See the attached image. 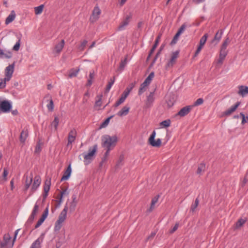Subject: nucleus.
I'll return each mask as SVG.
<instances>
[{"label": "nucleus", "instance_id": "55", "mask_svg": "<svg viewBox=\"0 0 248 248\" xmlns=\"http://www.w3.org/2000/svg\"><path fill=\"white\" fill-rule=\"evenodd\" d=\"M38 210H39V206L37 204V203L36 202L34 206V207L32 211L31 214L36 216V215L37 214V213L38 211Z\"/></svg>", "mask_w": 248, "mask_h": 248}, {"label": "nucleus", "instance_id": "15", "mask_svg": "<svg viewBox=\"0 0 248 248\" xmlns=\"http://www.w3.org/2000/svg\"><path fill=\"white\" fill-rule=\"evenodd\" d=\"M76 135L77 131L75 129L73 128L70 130L68 136V145L72 144L75 141Z\"/></svg>", "mask_w": 248, "mask_h": 248}, {"label": "nucleus", "instance_id": "38", "mask_svg": "<svg viewBox=\"0 0 248 248\" xmlns=\"http://www.w3.org/2000/svg\"><path fill=\"white\" fill-rule=\"evenodd\" d=\"M208 36V35L207 33H205L203 36H202L200 39V45L204 46V44H205L207 41Z\"/></svg>", "mask_w": 248, "mask_h": 248}, {"label": "nucleus", "instance_id": "40", "mask_svg": "<svg viewBox=\"0 0 248 248\" xmlns=\"http://www.w3.org/2000/svg\"><path fill=\"white\" fill-rule=\"evenodd\" d=\"M21 37V35L18 37V40L17 42L16 43V44L14 45V46L13 48V49L14 50L18 51L19 49V47H20V45Z\"/></svg>", "mask_w": 248, "mask_h": 248}, {"label": "nucleus", "instance_id": "12", "mask_svg": "<svg viewBox=\"0 0 248 248\" xmlns=\"http://www.w3.org/2000/svg\"><path fill=\"white\" fill-rule=\"evenodd\" d=\"M48 214V207H46L45 210L43 214H42L41 217L38 220L36 224L35 225V228H37L41 225V224L43 223L46 218L47 217Z\"/></svg>", "mask_w": 248, "mask_h": 248}, {"label": "nucleus", "instance_id": "59", "mask_svg": "<svg viewBox=\"0 0 248 248\" xmlns=\"http://www.w3.org/2000/svg\"><path fill=\"white\" fill-rule=\"evenodd\" d=\"M8 174V170L6 168H4L2 177L5 181H7V176Z\"/></svg>", "mask_w": 248, "mask_h": 248}, {"label": "nucleus", "instance_id": "13", "mask_svg": "<svg viewBox=\"0 0 248 248\" xmlns=\"http://www.w3.org/2000/svg\"><path fill=\"white\" fill-rule=\"evenodd\" d=\"M51 186V180L50 179H46L45 182V184L44 186V193L43 194V198L44 199H46L48 195V193L49 191L50 187Z\"/></svg>", "mask_w": 248, "mask_h": 248}, {"label": "nucleus", "instance_id": "37", "mask_svg": "<svg viewBox=\"0 0 248 248\" xmlns=\"http://www.w3.org/2000/svg\"><path fill=\"white\" fill-rule=\"evenodd\" d=\"M230 43V39L228 37H227L225 38V40L223 41L220 47L227 49V46Z\"/></svg>", "mask_w": 248, "mask_h": 248}, {"label": "nucleus", "instance_id": "43", "mask_svg": "<svg viewBox=\"0 0 248 248\" xmlns=\"http://www.w3.org/2000/svg\"><path fill=\"white\" fill-rule=\"evenodd\" d=\"M154 73L153 72H151L149 76L146 78L145 81L147 82L148 83L150 84L153 78L154 77Z\"/></svg>", "mask_w": 248, "mask_h": 248}, {"label": "nucleus", "instance_id": "20", "mask_svg": "<svg viewBox=\"0 0 248 248\" xmlns=\"http://www.w3.org/2000/svg\"><path fill=\"white\" fill-rule=\"evenodd\" d=\"M71 172H72V169H71V164H70L68 166L67 169L64 171V174L61 178V181H62L64 180H67L69 178V177H70V176L71 174Z\"/></svg>", "mask_w": 248, "mask_h": 248}, {"label": "nucleus", "instance_id": "56", "mask_svg": "<svg viewBox=\"0 0 248 248\" xmlns=\"http://www.w3.org/2000/svg\"><path fill=\"white\" fill-rule=\"evenodd\" d=\"M47 108L48 110L50 111H52L54 108V104H53V101L52 99L50 100L49 103L47 104Z\"/></svg>", "mask_w": 248, "mask_h": 248}, {"label": "nucleus", "instance_id": "45", "mask_svg": "<svg viewBox=\"0 0 248 248\" xmlns=\"http://www.w3.org/2000/svg\"><path fill=\"white\" fill-rule=\"evenodd\" d=\"M59 119L58 117H55L54 118V121L52 122L51 124L54 126L55 129H57L58 126L59 125Z\"/></svg>", "mask_w": 248, "mask_h": 248}, {"label": "nucleus", "instance_id": "21", "mask_svg": "<svg viewBox=\"0 0 248 248\" xmlns=\"http://www.w3.org/2000/svg\"><path fill=\"white\" fill-rule=\"evenodd\" d=\"M238 93L243 97L246 96L248 94V87L243 85L240 86Z\"/></svg>", "mask_w": 248, "mask_h": 248}, {"label": "nucleus", "instance_id": "16", "mask_svg": "<svg viewBox=\"0 0 248 248\" xmlns=\"http://www.w3.org/2000/svg\"><path fill=\"white\" fill-rule=\"evenodd\" d=\"M223 32L224 31L223 30H218L216 33L214 38L212 41V43H214L215 45L217 44L222 38Z\"/></svg>", "mask_w": 248, "mask_h": 248}, {"label": "nucleus", "instance_id": "42", "mask_svg": "<svg viewBox=\"0 0 248 248\" xmlns=\"http://www.w3.org/2000/svg\"><path fill=\"white\" fill-rule=\"evenodd\" d=\"M160 125L163 126L164 127H168L170 126V121L169 119L165 120L160 123Z\"/></svg>", "mask_w": 248, "mask_h": 248}, {"label": "nucleus", "instance_id": "25", "mask_svg": "<svg viewBox=\"0 0 248 248\" xmlns=\"http://www.w3.org/2000/svg\"><path fill=\"white\" fill-rule=\"evenodd\" d=\"M129 109V107L124 106L117 113V115L121 117L125 116L128 113Z\"/></svg>", "mask_w": 248, "mask_h": 248}, {"label": "nucleus", "instance_id": "3", "mask_svg": "<svg viewBox=\"0 0 248 248\" xmlns=\"http://www.w3.org/2000/svg\"><path fill=\"white\" fill-rule=\"evenodd\" d=\"M97 148L98 146L95 144L93 147L89 148L88 153L83 154L85 165H88L93 160Z\"/></svg>", "mask_w": 248, "mask_h": 248}, {"label": "nucleus", "instance_id": "64", "mask_svg": "<svg viewBox=\"0 0 248 248\" xmlns=\"http://www.w3.org/2000/svg\"><path fill=\"white\" fill-rule=\"evenodd\" d=\"M225 57H222V56H220L219 55V59L217 60V63L221 64L223 63V62L224 60L225 59Z\"/></svg>", "mask_w": 248, "mask_h": 248}, {"label": "nucleus", "instance_id": "32", "mask_svg": "<svg viewBox=\"0 0 248 248\" xmlns=\"http://www.w3.org/2000/svg\"><path fill=\"white\" fill-rule=\"evenodd\" d=\"M44 7V5L43 4H41L37 7H34V12L36 15H40L41 14L43 10Z\"/></svg>", "mask_w": 248, "mask_h": 248}, {"label": "nucleus", "instance_id": "6", "mask_svg": "<svg viewBox=\"0 0 248 248\" xmlns=\"http://www.w3.org/2000/svg\"><path fill=\"white\" fill-rule=\"evenodd\" d=\"M155 100V91H153L150 92L149 94L147 96L145 107L146 108H150L152 107L153 105Z\"/></svg>", "mask_w": 248, "mask_h": 248}, {"label": "nucleus", "instance_id": "30", "mask_svg": "<svg viewBox=\"0 0 248 248\" xmlns=\"http://www.w3.org/2000/svg\"><path fill=\"white\" fill-rule=\"evenodd\" d=\"M160 38V36H158L156 38V40L155 41L154 45H153L152 49L150 51L149 54V57H150L152 55V54L154 53L155 50V48L157 46L158 43H159V41Z\"/></svg>", "mask_w": 248, "mask_h": 248}, {"label": "nucleus", "instance_id": "2", "mask_svg": "<svg viewBox=\"0 0 248 248\" xmlns=\"http://www.w3.org/2000/svg\"><path fill=\"white\" fill-rule=\"evenodd\" d=\"M67 211L68 206L66 204L65 205L63 209L61 212L59 216L58 219L55 222L54 228V230L55 232H59L61 229L62 226V223L66 218Z\"/></svg>", "mask_w": 248, "mask_h": 248}, {"label": "nucleus", "instance_id": "58", "mask_svg": "<svg viewBox=\"0 0 248 248\" xmlns=\"http://www.w3.org/2000/svg\"><path fill=\"white\" fill-rule=\"evenodd\" d=\"M87 44V40H84L80 44V45L78 47V49L80 50H83L86 45Z\"/></svg>", "mask_w": 248, "mask_h": 248}, {"label": "nucleus", "instance_id": "14", "mask_svg": "<svg viewBox=\"0 0 248 248\" xmlns=\"http://www.w3.org/2000/svg\"><path fill=\"white\" fill-rule=\"evenodd\" d=\"M192 106H187L182 108L178 112L177 115L180 116L181 117H184L189 113L192 108Z\"/></svg>", "mask_w": 248, "mask_h": 248}, {"label": "nucleus", "instance_id": "54", "mask_svg": "<svg viewBox=\"0 0 248 248\" xmlns=\"http://www.w3.org/2000/svg\"><path fill=\"white\" fill-rule=\"evenodd\" d=\"M126 64V60L124 59V60L122 61L120 63L119 69L121 71L123 70Z\"/></svg>", "mask_w": 248, "mask_h": 248}, {"label": "nucleus", "instance_id": "8", "mask_svg": "<svg viewBox=\"0 0 248 248\" xmlns=\"http://www.w3.org/2000/svg\"><path fill=\"white\" fill-rule=\"evenodd\" d=\"M131 88L129 89L127 88L126 89V90L124 92V93L122 94L121 97L115 103V106L116 107H118L119 105H120L121 104H122L123 102H124V101L126 99V97L129 95V94L131 91Z\"/></svg>", "mask_w": 248, "mask_h": 248}, {"label": "nucleus", "instance_id": "36", "mask_svg": "<svg viewBox=\"0 0 248 248\" xmlns=\"http://www.w3.org/2000/svg\"><path fill=\"white\" fill-rule=\"evenodd\" d=\"M106 149L107 150V151H106V153H105L104 156L103 157V158L102 159V161L100 163V166H102L103 163L107 160V157L109 155V152L111 150L110 149Z\"/></svg>", "mask_w": 248, "mask_h": 248}, {"label": "nucleus", "instance_id": "11", "mask_svg": "<svg viewBox=\"0 0 248 248\" xmlns=\"http://www.w3.org/2000/svg\"><path fill=\"white\" fill-rule=\"evenodd\" d=\"M12 108V105L7 101H1L0 104V108L3 112H9Z\"/></svg>", "mask_w": 248, "mask_h": 248}, {"label": "nucleus", "instance_id": "22", "mask_svg": "<svg viewBox=\"0 0 248 248\" xmlns=\"http://www.w3.org/2000/svg\"><path fill=\"white\" fill-rule=\"evenodd\" d=\"M130 16H127L125 18L124 20L121 24L119 25L118 28V31H122L124 29L125 27L127 26L129 22Z\"/></svg>", "mask_w": 248, "mask_h": 248}, {"label": "nucleus", "instance_id": "23", "mask_svg": "<svg viewBox=\"0 0 248 248\" xmlns=\"http://www.w3.org/2000/svg\"><path fill=\"white\" fill-rule=\"evenodd\" d=\"M43 239V236L39 237L31 244L30 248H40L41 244L42 243Z\"/></svg>", "mask_w": 248, "mask_h": 248}, {"label": "nucleus", "instance_id": "51", "mask_svg": "<svg viewBox=\"0 0 248 248\" xmlns=\"http://www.w3.org/2000/svg\"><path fill=\"white\" fill-rule=\"evenodd\" d=\"M240 115L242 118V124H244L248 122V116L246 117L243 112H241Z\"/></svg>", "mask_w": 248, "mask_h": 248}, {"label": "nucleus", "instance_id": "35", "mask_svg": "<svg viewBox=\"0 0 248 248\" xmlns=\"http://www.w3.org/2000/svg\"><path fill=\"white\" fill-rule=\"evenodd\" d=\"M205 170V164L202 163L200 164L199 166L197 173L198 174H201L202 171H204Z\"/></svg>", "mask_w": 248, "mask_h": 248}, {"label": "nucleus", "instance_id": "39", "mask_svg": "<svg viewBox=\"0 0 248 248\" xmlns=\"http://www.w3.org/2000/svg\"><path fill=\"white\" fill-rule=\"evenodd\" d=\"M9 81L5 78L0 79V89H4L6 87V82Z\"/></svg>", "mask_w": 248, "mask_h": 248}, {"label": "nucleus", "instance_id": "63", "mask_svg": "<svg viewBox=\"0 0 248 248\" xmlns=\"http://www.w3.org/2000/svg\"><path fill=\"white\" fill-rule=\"evenodd\" d=\"M203 46H201V45H199V46H198V47L195 52V56H197L199 54V53L202 49Z\"/></svg>", "mask_w": 248, "mask_h": 248}, {"label": "nucleus", "instance_id": "60", "mask_svg": "<svg viewBox=\"0 0 248 248\" xmlns=\"http://www.w3.org/2000/svg\"><path fill=\"white\" fill-rule=\"evenodd\" d=\"M146 88V87L143 86V85L141 84L138 92L139 95L142 94L145 91Z\"/></svg>", "mask_w": 248, "mask_h": 248}, {"label": "nucleus", "instance_id": "17", "mask_svg": "<svg viewBox=\"0 0 248 248\" xmlns=\"http://www.w3.org/2000/svg\"><path fill=\"white\" fill-rule=\"evenodd\" d=\"M240 103L239 102H237L234 105L232 106L230 108L227 109L226 111L224 112V115L229 116L231 115L232 113L234 112L237 108L239 106Z\"/></svg>", "mask_w": 248, "mask_h": 248}, {"label": "nucleus", "instance_id": "57", "mask_svg": "<svg viewBox=\"0 0 248 248\" xmlns=\"http://www.w3.org/2000/svg\"><path fill=\"white\" fill-rule=\"evenodd\" d=\"M186 27V24H183L178 30L177 32L180 35L185 31Z\"/></svg>", "mask_w": 248, "mask_h": 248}, {"label": "nucleus", "instance_id": "29", "mask_svg": "<svg viewBox=\"0 0 248 248\" xmlns=\"http://www.w3.org/2000/svg\"><path fill=\"white\" fill-rule=\"evenodd\" d=\"M32 179H33L32 175H31L29 178H28L27 176H26V180L25 185V191H27L30 187V186L32 182Z\"/></svg>", "mask_w": 248, "mask_h": 248}, {"label": "nucleus", "instance_id": "44", "mask_svg": "<svg viewBox=\"0 0 248 248\" xmlns=\"http://www.w3.org/2000/svg\"><path fill=\"white\" fill-rule=\"evenodd\" d=\"M35 216L34 215L31 214V215L28 218V219L26 223V225H30L31 224L35 218Z\"/></svg>", "mask_w": 248, "mask_h": 248}, {"label": "nucleus", "instance_id": "34", "mask_svg": "<svg viewBox=\"0 0 248 248\" xmlns=\"http://www.w3.org/2000/svg\"><path fill=\"white\" fill-rule=\"evenodd\" d=\"M77 204V203L72 202H70L69 203V207H68V210H69L70 213H72L75 210Z\"/></svg>", "mask_w": 248, "mask_h": 248}, {"label": "nucleus", "instance_id": "46", "mask_svg": "<svg viewBox=\"0 0 248 248\" xmlns=\"http://www.w3.org/2000/svg\"><path fill=\"white\" fill-rule=\"evenodd\" d=\"M199 200L197 198L196 199L194 203L192 204L191 206V210L192 212H194L196 208L197 207L199 204Z\"/></svg>", "mask_w": 248, "mask_h": 248}, {"label": "nucleus", "instance_id": "26", "mask_svg": "<svg viewBox=\"0 0 248 248\" xmlns=\"http://www.w3.org/2000/svg\"><path fill=\"white\" fill-rule=\"evenodd\" d=\"M159 197V195H157L153 198L152 200L150 207L148 210L149 212H152V210L154 209L155 203H156L158 201Z\"/></svg>", "mask_w": 248, "mask_h": 248}, {"label": "nucleus", "instance_id": "27", "mask_svg": "<svg viewBox=\"0 0 248 248\" xmlns=\"http://www.w3.org/2000/svg\"><path fill=\"white\" fill-rule=\"evenodd\" d=\"M64 43L65 42L64 40H62L60 43L56 45L55 50L57 53H59L62 50L63 48Z\"/></svg>", "mask_w": 248, "mask_h": 248}, {"label": "nucleus", "instance_id": "48", "mask_svg": "<svg viewBox=\"0 0 248 248\" xmlns=\"http://www.w3.org/2000/svg\"><path fill=\"white\" fill-rule=\"evenodd\" d=\"M124 157L123 155H121L117 161L116 166L117 167H120L123 164V161H124Z\"/></svg>", "mask_w": 248, "mask_h": 248}, {"label": "nucleus", "instance_id": "10", "mask_svg": "<svg viewBox=\"0 0 248 248\" xmlns=\"http://www.w3.org/2000/svg\"><path fill=\"white\" fill-rule=\"evenodd\" d=\"M179 52L178 51H176L172 52L171 58L170 61L168 62L167 64V67H171L176 62V60L178 57Z\"/></svg>", "mask_w": 248, "mask_h": 248}, {"label": "nucleus", "instance_id": "1", "mask_svg": "<svg viewBox=\"0 0 248 248\" xmlns=\"http://www.w3.org/2000/svg\"><path fill=\"white\" fill-rule=\"evenodd\" d=\"M117 140L116 136L105 135L102 137V146L105 149L112 150L116 146Z\"/></svg>", "mask_w": 248, "mask_h": 248}, {"label": "nucleus", "instance_id": "7", "mask_svg": "<svg viewBox=\"0 0 248 248\" xmlns=\"http://www.w3.org/2000/svg\"><path fill=\"white\" fill-rule=\"evenodd\" d=\"M41 183V179L39 176L36 175L34 178L33 184L30 191V195L33 194L39 187Z\"/></svg>", "mask_w": 248, "mask_h": 248}, {"label": "nucleus", "instance_id": "50", "mask_svg": "<svg viewBox=\"0 0 248 248\" xmlns=\"http://www.w3.org/2000/svg\"><path fill=\"white\" fill-rule=\"evenodd\" d=\"M228 54V51L226 49L222 48L220 47L219 55L220 56L226 57Z\"/></svg>", "mask_w": 248, "mask_h": 248}, {"label": "nucleus", "instance_id": "53", "mask_svg": "<svg viewBox=\"0 0 248 248\" xmlns=\"http://www.w3.org/2000/svg\"><path fill=\"white\" fill-rule=\"evenodd\" d=\"M11 239V236L9 234H5L3 236V241L5 242H7V244L8 245L9 242L10 241Z\"/></svg>", "mask_w": 248, "mask_h": 248}, {"label": "nucleus", "instance_id": "9", "mask_svg": "<svg viewBox=\"0 0 248 248\" xmlns=\"http://www.w3.org/2000/svg\"><path fill=\"white\" fill-rule=\"evenodd\" d=\"M101 14V10H100L98 6H95L93 11L92 16L90 17V20L92 22L96 21L98 18L99 15Z\"/></svg>", "mask_w": 248, "mask_h": 248}, {"label": "nucleus", "instance_id": "31", "mask_svg": "<svg viewBox=\"0 0 248 248\" xmlns=\"http://www.w3.org/2000/svg\"><path fill=\"white\" fill-rule=\"evenodd\" d=\"M115 80V78L114 77L112 78H111L110 81L108 82V85L106 88V92L108 93L110 91L111 88L113 85Z\"/></svg>", "mask_w": 248, "mask_h": 248}, {"label": "nucleus", "instance_id": "24", "mask_svg": "<svg viewBox=\"0 0 248 248\" xmlns=\"http://www.w3.org/2000/svg\"><path fill=\"white\" fill-rule=\"evenodd\" d=\"M16 13L14 11H12L11 13L9 15V16L7 17L5 20V24L6 25L9 24L13 21L16 18Z\"/></svg>", "mask_w": 248, "mask_h": 248}, {"label": "nucleus", "instance_id": "18", "mask_svg": "<svg viewBox=\"0 0 248 248\" xmlns=\"http://www.w3.org/2000/svg\"><path fill=\"white\" fill-rule=\"evenodd\" d=\"M12 56V52L9 50L0 49V58L1 59H10Z\"/></svg>", "mask_w": 248, "mask_h": 248}, {"label": "nucleus", "instance_id": "33", "mask_svg": "<svg viewBox=\"0 0 248 248\" xmlns=\"http://www.w3.org/2000/svg\"><path fill=\"white\" fill-rule=\"evenodd\" d=\"M246 222V219L240 218L239 219L235 224L236 228L238 229L242 227Z\"/></svg>", "mask_w": 248, "mask_h": 248}, {"label": "nucleus", "instance_id": "19", "mask_svg": "<svg viewBox=\"0 0 248 248\" xmlns=\"http://www.w3.org/2000/svg\"><path fill=\"white\" fill-rule=\"evenodd\" d=\"M28 137V131L27 128H24L21 131L20 135V141L21 143H25L27 138Z\"/></svg>", "mask_w": 248, "mask_h": 248}, {"label": "nucleus", "instance_id": "4", "mask_svg": "<svg viewBox=\"0 0 248 248\" xmlns=\"http://www.w3.org/2000/svg\"><path fill=\"white\" fill-rule=\"evenodd\" d=\"M155 136L156 132L155 130H154L149 138L148 143L153 147H159L161 144V140L160 139H157L155 140Z\"/></svg>", "mask_w": 248, "mask_h": 248}, {"label": "nucleus", "instance_id": "41", "mask_svg": "<svg viewBox=\"0 0 248 248\" xmlns=\"http://www.w3.org/2000/svg\"><path fill=\"white\" fill-rule=\"evenodd\" d=\"M113 117V116H111L109 117L107 119H106L105 120V121L101 124L100 125V127L103 128V127H105L106 126H107L108 125L110 120Z\"/></svg>", "mask_w": 248, "mask_h": 248}, {"label": "nucleus", "instance_id": "28", "mask_svg": "<svg viewBox=\"0 0 248 248\" xmlns=\"http://www.w3.org/2000/svg\"><path fill=\"white\" fill-rule=\"evenodd\" d=\"M102 95L97 96V97L98 99L95 101L94 108H95L97 110H99L100 109V107L102 105Z\"/></svg>", "mask_w": 248, "mask_h": 248}, {"label": "nucleus", "instance_id": "49", "mask_svg": "<svg viewBox=\"0 0 248 248\" xmlns=\"http://www.w3.org/2000/svg\"><path fill=\"white\" fill-rule=\"evenodd\" d=\"M180 35V34H179L178 32H177L176 33V34L174 35L173 38L172 39V41H171V45H173V44H175L176 43V42H177L178 39H179V36Z\"/></svg>", "mask_w": 248, "mask_h": 248}, {"label": "nucleus", "instance_id": "61", "mask_svg": "<svg viewBox=\"0 0 248 248\" xmlns=\"http://www.w3.org/2000/svg\"><path fill=\"white\" fill-rule=\"evenodd\" d=\"M179 224L178 223H176L174 227L170 231V233H174L178 228Z\"/></svg>", "mask_w": 248, "mask_h": 248}, {"label": "nucleus", "instance_id": "52", "mask_svg": "<svg viewBox=\"0 0 248 248\" xmlns=\"http://www.w3.org/2000/svg\"><path fill=\"white\" fill-rule=\"evenodd\" d=\"M203 103V100L202 98H198L193 104V106H197L202 105Z\"/></svg>", "mask_w": 248, "mask_h": 248}, {"label": "nucleus", "instance_id": "47", "mask_svg": "<svg viewBox=\"0 0 248 248\" xmlns=\"http://www.w3.org/2000/svg\"><path fill=\"white\" fill-rule=\"evenodd\" d=\"M78 70L70 71L69 72V77L70 78H72L76 77L78 75Z\"/></svg>", "mask_w": 248, "mask_h": 248}, {"label": "nucleus", "instance_id": "62", "mask_svg": "<svg viewBox=\"0 0 248 248\" xmlns=\"http://www.w3.org/2000/svg\"><path fill=\"white\" fill-rule=\"evenodd\" d=\"M41 150V143L40 142H38L35 146V153H40Z\"/></svg>", "mask_w": 248, "mask_h": 248}, {"label": "nucleus", "instance_id": "5", "mask_svg": "<svg viewBox=\"0 0 248 248\" xmlns=\"http://www.w3.org/2000/svg\"><path fill=\"white\" fill-rule=\"evenodd\" d=\"M15 63L7 66L4 71L5 78L7 80H10L14 72Z\"/></svg>", "mask_w": 248, "mask_h": 248}]
</instances>
